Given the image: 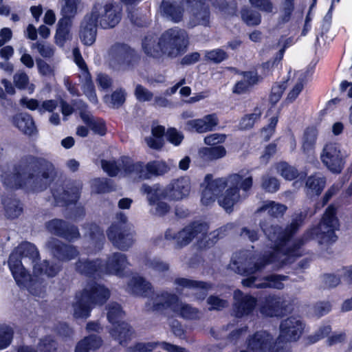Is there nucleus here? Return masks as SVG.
<instances>
[{
	"instance_id": "f257e3e1",
	"label": "nucleus",
	"mask_w": 352,
	"mask_h": 352,
	"mask_svg": "<svg viewBox=\"0 0 352 352\" xmlns=\"http://www.w3.org/2000/svg\"><path fill=\"white\" fill-rule=\"evenodd\" d=\"M308 214L306 210L296 212L290 225L283 228L277 225H272L270 221H261L260 227L269 241L268 245L279 248L283 250L287 248L298 249V245H295L298 241L303 239V244L300 246V252L302 254L301 247L311 239H317L320 244H328L335 242L337 236L335 231L339 228L338 219L336 216V208L333 206H329L317 227H314L308 230L302 237L296 239L290 245V239L302 226L305 219Z\"/></svg>"
},
{
	"instance_id": "f03ea898",
	"label": "nucleus",
	"mask_w": 352,
	"mask_h": 352,
	"mask_svg": "<svg viewBox=\"0 0 352 352\" xmlns=\"http://www.w3.org/2000/svg\"><path fill=\"white\" fill-rule=\"evenodd\" d=\"M304 243L303 239L298 241L295 245H298V249L287 248L281 249L269 245L272 250L265 252L263 256H256L251 251H241L236 258L233 261L234 270L239 274L248 276L242 280L241 283L244 287H254L256 289L273 288L282 289L284 287L283 281L287 280V276L280 274H270L263 276L258 280L255 276L258 272L262 271L267 265L277 262L280 265L291 263L292 257L301 256L300 246Z\"/></svg>"
},
{
	"instance_id": "7ed1b4c3",
	"label": "nucleus",
	"mask_w": 352,
	"mask_h": 352,
	"mask_svg": "<svg viewBox=\"0 0 352 352\" xmlns=\"http://www.w3.org/2000/svg\"><path fill=\"white\" fill-rule=\"evenodd\" d=\"M58 169L50 160L43 157L30 156L25 163L16 168L13 173L3 172L1 180L9 188H30L34 190H43L55 179Z\"/></svg>"
},
{
	"instance_id": "20e7f679",
	"label": "nucleus",
	"mask_w": 352,
	"mask_h": 352,
	"mask_svg": "<svg viewBox=\"0 0 352 352\" xmlns=\"http://www.w3.org/2000/svg\"><path fill=\"white\" fill-rule=\"evenodd\" d=\"M247 174L240 172L227 178H217L207 185L217 197L219 204L226 211H231L234 204L248 197L252 187L253 179L249 172Z\"/></svg>"
},
{
	"instance_id": "39448f33",
	"label": "nucleus",
	"mask_w": 352,
	"mask_h": 352,
	"mask_svg": "<svg viewBox=\"0 0 352 352\" xmlns=\"http://www.w3.org/2000/svg\"><path fill=\"white\" fill-rule=\"evenodd\" d=\"M110 297V291L104 285L92 283L88 284L81 292L76 295L73 305L76 318H87L95 305H102Z\"/></svg>"
},
{
	"instance_id": "423d86ee",
	"label": "nucleus",
	"mask_w": 352,
	"mask_h": 352,
	"mask_svg": "<svg viewBox=\"0 0 352 352\" xmlns=\"http://www.w3.org/2000/svg\"><path fill=\"white\" fill-rule=\"evenodd\" d=\"M38 258L39 252L37 248L29 242L22 243L13 250L8 260V265L16 283H24L28 278V272L22 260L25 263L29 262L34 265Z\"/></svg>"
},
{
	"instance_id": "0eeeda50",
	"label": "nucleus",
	"mask_w": 352,
	"mask_h": 352,
	"mask_svg": "<svg viewBox=\"0 0 352 352\" xmlns=\"http://www.w3.org/2000/svg\"><path fill=\"white\" fill-rule=\"evenodd\" d=\"M162 56L175 58L186 51L188 41L185 30L173 28L164 31L160 36Z\"/></svg>"
},
{
	"instance_id": "6e6552de",
	"label": "nucleus",
	"mask_w": 352,
	"mask_h": 352,
	"mask_svg": "<svg viewBox=\"0 0 352 352\" xmlns=\"http://www.w3.org/2000/svg\"><path fill=\"white\" fill-rule=\"evenodd\" d=\"M109 65L117 70H126L140 60L137 52L125 43H116L108 52Z\"/></svg>"
},
{
	"instance_id": "1a4fd4ad",
	"label": "nucleus",
	"mask_w": 352,
	"mask_h": 352,
	"mask_svg": "<svg viewBox=\"0 0 352 352\" xmlns=\"http://www.w3.org/2000/svg\"><path fill=\"white\" fill-rule=\"evenodd\" d=\"M124 315V313L119 304L111 302L107 305V318L113 325L109 332L120 344H124L132 335L130 326L122 321Z\"/></svg>"
},
{
	"instance_id": "9d476101",
	"label": "nucleus",
	"mask_w": 352,
	"mask_h": 352,
	"mask_svg": "<svg viewBox=\"0 0 352 352\" xmlns=\"http://www.w3.org/2000/svg\"><path fill=\"white\" fill-rule=\"evenodd\" d=\"M121 12L122 8L118 3L109 2L94 4L89 14L102 29H109L119 23Z\"/></svg>"
},
{
	"instance_id": "9b49d317",
	"label": "nucleus",
	"mask_w": 352,
	"mask_h": 352,
	"mask_svg": "<svg viewBox=\"0 0 352 352\" xmlns=\"http://www.w3.org/2000/svg\"><path fill=\"white\" fill-rule=\"evenodd\" d=\"M346 151L341 149L336 143H327L320 153V160L327 168L333 173H340L344 168L348 157Z\"/></svg>"
},
{
	"instance_id": "f8f14e48",
	"label": "nucleus",
	"mask_w": 352,
	"mask_h": 352,
	"mask_svg": "<svg viewBox=\"0 0 352 352\" xmlns=\"http://www.w3.org/2000/svg\"><path fill=\"white\" fill-rule=\"evenodd\" d=\"M82 183L68 182L65 185L55 184L52 188V194L56 206H63L76 204L80 196Z\"/></svg>"
},
{
	"instance_id": "ddd939ff",
	"label": "nucleus",
	"mask_w": 352,
	"mask_h": 352,
	"mask_svg": "<svg viewBox=\"0 0 352 352\" xmlns=\"http://www.w3.org/2000/svg\"><path fill=\"white\" fill-rule=\"evenodd\" d=\"M107 235L113 245L121 251H127L135 241V232L132 226L112 224L107 230Z\"/></svg>"
},
{
	"instance_id": "4468645a",
	"label": "nucleus",
	"mask_w": 352,
	"mask_h": 352,
	"mask_svg": "<svg viewBox=\"0 0 352 352\" xmlns=\"http://www.w3.org/2000/svg\"><path fill=\"white\" fill-rule=\"evenodd\" d=\"M177 294L166 290H160L153 294L145 303V309L148 311L164 313L170 309L173 312L177 307L179 300Z\"/></svg>"
},
{
	"instance_id": "2eb2a0df",
	"label": "nucleus",
	"mask_w": 352,
	"mask_h": 352,
	"mask_svg": "<svg viewBox=\"0 0 352 352\" xmlns=\"http://www.w3.org/2000/svg\"><path fill=\"white\" fill-rule=\"evenodd\" d=\"M141 191L146 194V199L151 206L150 213L157 217H163L170 211V206L162 199L167 197L163 190L157 188L151 187L147 184H143Z\"/></svg>"
},
{
	"instance_id": "dca6fc26",
	"label": "nucleus",
	"mask_w": 352,
	"mask_h": 352,
	"mask_svg": "<svg viewBox=\"0 0 352 352\" xmlns=\"http://www.w3.org/2000/svg\"><path fill=\"white\" fill-rule=\"evenodd\" d=\"M305 324L298 317L291 316L281 321L277 341L282 343L297 341L301 336Z\"/></svg>"
},
{
	"instance_id": "f3484780",
	"label": "nucleus",
	"mask_w": 352,
	"mask_h": 352,
	"mask_svg": "<svg viewBox=\"0 0 352 352\" xmlns=\"http://www.w3.org/2000/svg\"><path fill=\"white\" fill-rule=\"evenodd\" d=\"M45 248L54 258L59 261L68 262L79 255V251L76 247L67 244L54 237H50L46 241Z\"/></svg>"
},
{
	"instance_id": "a211bd4d",
	"label": "nucleus",
	"mask_w": 352,
	"mask_h": 352,
	"mask_svg": "<svg viewBox=\"0 0 352 352\" xmlns=\"http://www.w3.org/2000/svg\"><path fill=\"white\" fill-rule=\"evenodd\" d=\"M45 226L51 234L65 239L68 241H74L80 238L78 228L63 219H54L46 222Z\"/></svg>"
},
{
	"instance_id": "6ab92c4d",
	"label": "nucleus",
	"mask_w": 352,
	"mask_h": 352,
	"mask_svg": "<svg viewBox=\"0 0 352 352\" xmlns=\"http://www.w3.org/2000/svg\"><path fill=\"white\" fill-rule=\"evenodd\" d=\"M208 226L205 223L193 222L182 230L177 232V245L184 247L189 244L194 239H206Z\"/></svg>"
},
{
	"instance_id": "aec40b11",
	"label": "nucleus",
	"mask_w": 352,
	"mask_h": 352,
	"mask_svg": "<svg viewBox=\"0 0 352 352\" xmlns=\"http://www.w3.org/2000/svg\"><path fill=\"white\" fill-rule=\"evenodd\" d=\"M130 266L127 256L123 253L116 252L110 254L102 265V272L107 274L123 277L125 270Z\"/></svg>"
},
{
	"instance_id": "412c9836",
	"label": "nucleus",
	"mask_w": 352,
	"mask_h": 352,
	"mask_svg": "<svg viewBox=\"0 0 352 352\" xmlns=\"http://www.w3.org/2000/svg\"><path fill=\"white\" fill-rule=\"evenodd\" d=\"M232 311L237 318L248 316L256 307L257 299L250 295L245 294L240 290H235L233 296Z\"/></svg>"
},
{
	"instance_id": "4be33fe9",
	"label": "nucleus",
	"mask_w": 352,
	"mask_h": 352,
	"mask_svg": "<svg viewBox=\"0 0 352 352\" xmlns=\"http://www.w3.org/2000/svg\"><path fill=\"white\" fill-rule=\"evenodd\" d=\"M175 289L177 294H181L184 289L194 291L197 299L203 300L206 298L208 292L212 288L209 283L191 280L185 278H177L174 280Z\"/></svg>"
},
{
	"instance_id": "5701e85b",
	"label": "nucleus",
	"mask_w": 352,
	"mask_h": 352,
	"mask_svg": "<svg viewBox=\"0 0 352 352\" xmlns=\"http://www.w3.org/2000/svg\"><path fill=\"white\" fill-rule=\"evenodd\" d=\"M190 190V178L188 177H181L172 180L163 191L170 200L179 201L188 197Z\"/></svg>"
},
{
	"instance_id": "b1692460",
	"label": "nucleus",
	"mask_w": 352,
	"mask_h": 352,
	"mask_svg": "<svg viewBox=\"0 0 352 352\" xmlns=\"http://www.w3.org/2000/svg\"><path fill=\"white\" fill-rule=\"evenodd\" d=\"M98 23L95 18L89 13L85 15L81 21L79 30V38L81 42L87 46L92 45L96 39Z\"/></svg>"
},
{
	"instance_id": "393cba45",
	"label": "nucleus",
	"mask_w": 352,
	"mask_h": 352,
	"mask_svg": "<svg viewBox=\"0 0 352 352\" xmlns=\"http://www.w3.org/2000/svg\"><path fill=\"white\" fill-rule=\"evenodd\" d=\"M286 302L277 295H269L265 299L260 311L263 315L270 317L280 316L286 311Z\"/></svg>"
},
{
	"instance_id": "a878e982",
	"label": "nucleus",
	"mask_w": 352,
	"mask_h": 352,
	"mask_svg": "<svg viewBox=\"0 0 352 352\" xmlns=\"http://www.w3.org/2000/svg\"><path fill=\"white\" fill-rule=\"evenodd\" d=\"M208 1H201V3L197 2V4H189L192 7V16L188 23L190 28L197 25L208 26L210 23V12L209 10Z\"/></svg>"
},
{
	"instance_id": "bb28decb",
	"label": "nucleus",
	"mask_w": 352,
	"mask_h": 352,
	"mask_svg": "<svg viewBox=\"0 0 352 352\" xmlns=\"http://www.w3.org/2000/svg\"><path fill=\"white\" fill-rule=\"evenodd\" d=\"M12 123L21 132L29 137L37 136L38 131L31 115L19 113L12 118Z\"/></svg>"
},
{
	"instance_id": "cd10ccee",
	"label": "nucleus",
	"mask_w": 352,
	"mask_h": 352,
	"mask_svg": "<svg viewBox=\"0 0 352 352\" xmlns=\"http://www.w3.org/2000/svg\"><path fill=\"white\" fill-rule=\"evenodd\" d=\"M124 175L135 182L148 179L146 164L142 162H133L126 157Z\"/></svg>"
},
{
	"instance_id": "c85d7f7f",
	"label": "nucleus",
	"mask_w": 352,
	"mask_h": 352,
	"mask_svg": "<svg viewBox=\"0 0 352 352\" xmlns=\"http://www.w3.org/2000/svg\"><path fill=\"white\" fill-rule=\"evenodd\" d=\"M76 271L86 276L100 275L102 272V262L100 259L90 260L79 258L75 263Z\"/></svg>"
},
{
	"instance_id": "c756f323",
	"label": "nucleus",
	"mask_w": 352,
	"mask_h": 352,
	"mask_svg": "<svg viewBox=\"0 0 352 352\" xmlns=\"http://www.w3.org/2000/svg\"><path fill=\"white\" fill-rule=\"evenodd\" d=\"M16 283L20 287H26L29 292L36 297L44 298L46 296L47 282L38 275L34 274L32 277L28 274V278L24 283Z\"/></svg>"
},
{
	"instance_id": "7c9ffc66",
	"label": "nucleus",
	"mask_w": 352,
	"mask_h": 352,
	"mask_svg": "<svg viewBox=\"0 0 352 352\" xmlns=\"http://www.w3.org/2000/svg\"><path fill=\"white\" fill-rule=\"evenodd\" d=\"M152 289L150 282L142 276H135L129 280L126 290L135 296H146Z\"/></svg>"
},
{
	"instance_id": "2f4dec72",
	"label": "nucleus",
	"mask_w": 352,
	"mask_h": 352,
	"mask_svg": "<svg viewBox=\"0 0 352 352\" xmlns=\"http://www.w3.org/2000/svg\"><path fill=\"white\" fill-rule=\"evenodd\" d=\"M160 9L163 16L168 21L179 23L183 18L184 8L177 2L163 1Z\"/></svg>"
},
{
	"instance_id": "473e14b6",
	"label": "nucleus",
	"mask_w": 352,
	"mask_h": 352,
	"mask_svg": "<svg viewBox=\"0 0 352 352\" xmlns=\"http://www.w3.org/2000/svg\"><path fill=\"white\" fill-rule=\"evenodd\" d=\"M83 229L85 230V237L88 238L89 242L94 247V250H100L104 241L102 230L95 223L85 224Z\"/></svg>"
},
{
	"instance_id": "72a5a7b5",
	"label": "nucleus",
	"mask_w": 352,
	"mask_h": 352,
	"mask_svg": "<svg viewBox=\"0 0 352 352\" xmlns=\"http://www.w3.org/2000/svg\"><path fill=\"white\" fill-rule=\"evenodd\" d=\"M272 337L266 331H258L248 341V349L253 352H265L270 346Z\"/></svg>"
},
{
	"instance_id": "f704fd0d",
	"label": "nucleus",
	"mask_w": 352,
	"mask_h": 352,
	"mask_svg": "<svg viewBox=\"0 0 352 352\" xmlns=\"http://www.w3.org/2000/svg\"><path fill=\"white\" fill-rule=\"evenodd\" d=\"M326 184V179L320 173L309 176L305 182V191L310 197L318 196L321 194Z\"/></svg>"
},
{
	"instance_id": "c9c22d12",
	"label": "nucleus",
	"mask_w": 352,
	"mask_h": 352,
	"mask_svg": "<svg viewBox=\"0 0 352 352\" xmlns=\"http://www.w3.org/2000/svg\"><path fill=\"white\" fill-rule=\"evenodd\" d=\"M61 270V265L47 260H44L40 263L36 262L33 265L34 274L38 276L46 275L48 278L56 276Z\"/></svg>"
},
{
	"instance_id": "e433bc0d",
	"label": "nucleus",
	"mask_w": 352,
	"mask_h": 352,
	"mask_svg": "<svg viewBox=\"0 0 352 352\" xmlns=\"http://www.w3.org/2000/svg\"><path fill=\"white\" fill-rule=\"evenodd\" d=\"M142 49L145 54L153 58L162 56L160 38L155 34H148L142 41Z\"/></svg>"
},
{
	"instance_id": "4c0bfd02",
	"label": "nucleus",
	"mask_w": 352,
	"mask_h": 352,
	"mask_svg": "<svg viewBox=\"0 0 352 352\" xmlns=\"http://www.w3.org/2000/svg\"><path fill=\"white\" fill-rule=\"evenodd\" d=\"M81 119L94 133L101 136L105 135L107 129L102 119L94 116L91 113L85 112L81 113Z\"/></svg>"
},
{
	"instance_id": "58836bf2",
	"label": "nucleus",
	"mask_w": 352,
	"mask_h": 352,
	"mask_svg": "<svg viewBox=\"0 0 352 352\" xmlns=\"http://www.w3.org/2000/svg\"><path fill=\"white\" fill-rule=\"evenodd\" d=\"M174 313L187 320H198L201 317V311L189 304L183 302L179 298Z\"/></svg>"
},
{
	"instance_id": "ea45409f",
	"label": "nucleus",
	"mask_w": 352,
	"mask_h": 352,
	"mask_svg": "<svg viewBox=\"0 0 352 352\" xmlns=\"http://www.w3.org/2000/svg\"><path fill=\"white\" fill-rule=\"evenodd\" d=\"M286 210V206L274 201L267 200L263 202L262 205L256 210V213L260 214L267 212L270 217L278 218L282 217Z\"/></svg>"
},
{
	"instance_id": "a19ab883",
	"label": "nucleus",
	"mask_w": 352,
	"mask_h": 352,
	"mask_svg": "<svg viewBox=\"0 0 352 352\" xmlns=\"http://www.w3.org/2000/svg\"><path fill=\"white\" fill-rule=\"evenodd\" d=\"M102 341L96 335H90L80 340L76 345L75 352H90L99 349Z\"/></svg>"
},
{
	"instance_id": "79ce46f5",
	"label": "nucleus",
	"mask_w": 352,
	"mask_h": 352,
	"mask_svg": "<svg viewBox=\"0 0 352 352\" xmlns=\"http://www.w3.org/2000/svg\"><path fill=\"white\" fill-rule=\"evenodd\" d=\"M102 341L96 335H90L80 340L76 345L75 352H90L99 349Z\"/></svg>"
},
{
	"instance_id": "37998d69",
	"label": "nucleus",
	"mask_w": 352,
	"mask_h": 352,
	"mask_svg": "<svg viewBox=\"0 0 352 352\" xmlns=\"http://www.w3.org/2000/svg\"><path fill=\"white\" fill-rule=\"evenodd\" d=\"M226 155L224 146L218 145L211 147H204L199 151V155L204 161L209 162L223 157Z\"/></svg>"
},
{
	"instance_id": "c03bdc74",
	"label": "nucleus",
	"mask_w": 352,
	"mask_h": 352,
	"mask_svg": "<svg viewBox=\"0 0 352 352\" xmlns=\"http://www.w3.org/2000/svg\"><path fill=\"white\" fill-rule=\"evenodd\" d=\"M126 157H122L118 160H101V166L104 172H106L110 177H115L123 170L124 172L125 161Z\"/></svg>"
},
{
	"instance_id": "a18cd8bd",
	"label": "nucleus",
	"mask_w": 352,
	"mask_h": 352,
	"mask_svg": "<svg viewBox=\"0 0 352 352\" xmlns=\"http://www.w3.org/2000/svg\"><path fill=\"white\" fill-rule=\"evenodd\" d=\"M148 179L153 177L163 176L170 170V166L164 161L153 160L146 164Z\"/></svg>"
},
{
	"instance_id": "49530a36",
	"label": "nucleus",
	"mask_w": 352,
	"mask_h": 352,
	"mask_svg": "<svg viewBox=\"0 0 352 352\" xmlns=\"http://www.w3.org/2000/svg\"><path fill=\"white\" fill-rule=\"evenodd\" d=\"M80 2L81 0H60L62 15L60 19H67V21H71V19L76 15Z\"/></svg>"
},
{
	"instance_id": "de8ad7c7",
	"label": "nucleus",
	"mask_w": 352,
	"mask_h": 352,
	"mask_svg": "<svg viewBox=\"0 0 352 352\" xmlns=\"http://www.w3.org/2000/svg\"><path fill=\"white\" fill-rule=\"evenodd\" d=\"M257 76L252 72H247L243 74V78L239 81L233 88V93L242 94L245 93L250 87L256 84Z\"/></svg>"
},
{
	"instance_id": "09e8293b",
	"label": "nucleus",
	"mask_w": 352,
	"mask_h": 352,
	"mask_svg": "<svg viewBox=\"0 0 352 352\" xmlns=\"http://www.w3.org/2000/svg\"><path fill=\"white\" fill-rule=\"evenodd\" d=\"M165 129L162 126H157L152 128L151 136L145 138L147 145L154 149H160L163 146V136Z\"/></svg>"
},
{
	"instance_id": "8fccbe9b",
	"label": "nucleus",
	"mask_w": 352,
	"mask_h": 352,
	"mask_svg": "<svg viewBox=\"0 0 352 352\" xmlns=\"http://www.w3.org/2000/svg\"><path fill=\"white\" fill-rule=\"evenodd\" d=\"M82 90L89 100L92 103H97L98 98L95 92L94 85L92 82L91 75L88 71L82 72Z\"/></svg>"
},
{
	"instance_id": "3c124183",
	"label": "nucleus",
	"mask_w": 352,
	"mask_h": 352,
	"mask_svg": "<svg viewBox=\"0 0 352 352\" xmlns=\"http://www.w3.org/2000/svg\"><path fill=\"white\" fill-rule=\"evenodd\" d=\"M233 223H228L210 233L208 236L206 234L205 243L204 245L200 243V246L206 248L213 245L219 239L223 238L226 236L227 232L233 229ZM201 243H202V241H201Z\"/></svg>"
},
{
	"instance_id": "603ef678",
	"label": "nucleus",
	"mask_w": 352,
	"mask_h": 352,
	"mask_svg": "<svg viewBox=\"0 0 352 352\" xmlns=\"http://www.w3.org/2000/svg\"><path fill=\"white\" fill-rule=\"evenodd\" d=\"M6 215L10 219H14L21 215L23 208L21 203L15 199H5L3 200Z\"/></svg>"
},
{
	"instance_id": "864d4df0",
	"label": "nucleus",
	"mask_w": 352,
	"mask_h": 352,
	"mask_svg": "<svg viewBox=\"0 0 352 352\" xmlns=\"http://www.w3.org/2000/svg\"><path fill=\"white\" fill-rule=\"evenodd\" d=\"M294 10V0H281L278 16V23L285 24L288 23L292 19Z\"/></svg>"
},
{
	"instance_id": "5fc2aeb1",
	"label": "nucleus",
	"mask_w": 352,
	"mask_h": 352,
	"mask_svg": "<svg viewBox=\"0 0 352 352\" xmlns=\"http://www.w3.org/2000/svg\"><path fill=\"white\" fill-rule=\"evenodd\" d=\"M72 22L67 19H60L58 22V28L55 35L56 43L59 46H63L69 36V28Z\"/></svg>"
},
{
	"instance_id": "6e6d98bb",
	"label": "nucleus",
	"mask_w": 352,
	"mask_h": 352,
	"mask_svg": "<svg viewBox=\"0 0 352 352\" xmlns=\"http://www.w3.org/2000/svg\"><path fill=\"white\" fill-rule=\"evenodd\" d=\"M318 131L316 128H307L305 131L302 149L305 153H309L315 146Z\"/></svg>"
},
{
	"instance_id": "4d7b16f0",
	"label": "nucleus",
	"mask_w": 352,
	"mask_h": 352,
	"mask_svg": "<svg viewBox=\"0 0 352 352\" xmlns=\"http://www.w3.org/2000/svg\"><path fill=\"white\" fill-rule=\"evenodd\" d=\"M242 20L248 25H258L261 23V14L254 10L248 7H244L241 11Z\"/></svg>"
},
{
	"instance_id": "13d9d810",
	"label": "nucleus",
	"mask_w": 352,
	"mask_h": 352,
	"mask_svg": "<svg viewBox=\"0 0 352 352\" xmlns=\"http://www.w3.org/2000/svg\"><path fill=\"white\" fill-rule=\"evenodd\" d=\"M276 172L287 180H293L298 176V170L287 162L278 163L276 166Z\"/></svg>"
},
{
	"instance_id": "bf43d9fd",
	"label": "nucleus",
	"mask_w": 352,
	"mask_h": 352,
	"mask_svg": "<svg viewBox=\"0 0 352 352\" xmlns=\"http://www.w3.org/2000/svg\"><path fill=\"white\" fill-rule=\"evenodd\" d=\"M262 111L260 108L256 107L254 112L245 115L240 122V126L242 129H250L253 127L254 124L260 120Z\"/></svg>"
},
{
	"instance_id": "052dcab7",
	"label": "nucleus",
	"mask_w": 352,
	"mask_h": 352,
	"mask_svg": "<svg viewBox=\"0 0 352 352\" xmlns=\"http://www.w3.org/2000/svg\"><path fill=\"white\" fill-rule=\"evenodd\" d=\"M126 93L122 89L115 91L110 96H106L104 101L112 108L120 107L125 101Z\"/></svg>"
},
{
	"instance_id": "680f3d73",
	"label": "nucleus",
	"mask_w": 352,
	"mask_h": 352,
	"mask_svg": "<svg viewBox=\"0 0 352 352\" xmlns=\"http://www.w3.org/2000/svg\"><path fill=\"white\" fill-rule=\"evenodd\" d=\"M146 267L159 272H166L169 270V264L157 257L146 258L144 261Z\"/></svg>"
},
{
	"instance_id": "e2e57ef3",
	"label": "nucleus",
	"mask_w": 352,
	"mask_h": 352,
	"mask_svg": "<svg viewBox=\"0 0 352 352\" xmlns=\"http://www.w3.org/2000/svg\"><path fill=\"white\" fill-rule=\"evenodd\" d=\"M261 187L266 192L273 193L279 189L280 183L276 177L265 175L261 177Z\"/></svg>"
},
{
	"instance_id": "0e129e2a",
	"label": "nucleus",
	"mask_w": 352,
	"mask_h": 352,
	"mask_svg": "<svg viewBox=\"0 0 352 352\" xmlns=\"http://www.w3.org/2000/svg\"><path fill=\"white\" fill-rule=\"evenodd\" d=\"M13 330L7 325L0 326V350L7 348L12 340Z\"/></svg>"
},
{
	"instance_id": "69168bd1",
	"label": "nucleus",
	"mask_w": 352,
	"mask_h": 352,
	"mask_svg": "<svg viewBox=\"0 0 352 352\" xmlns=\"http://www.w3.org/2000/svg\"><path fill=\"white\" fill-rule=\"evenodd\" d=\"M134 95L135 98L141 102H150L153 98V94L140 84L135 85Z\"/></svg>"
},
{
	"instance_id": "338daca9",
	"label": "nucleus",
	"mask_w": 352,
	"mask_h": 352,
	"mask_svg": "<svg viewBox=\"0 0 352 352\" xmlns=\"http://www.w3.org/2000/svg\"><path fill=\"white\" fill-rule=\"evenodd\" d=\"M32 48H36L40 55L44 58H50L54 54L53 46L43 41H37L33 43Z\"/></svg>"
},
{
	"instance_id": "774afa93",
	"label": "nucleus",
	"mask_w": 352,
	"mask_h": 352,
	"mask_svg": "<svg viewBox=\"0 0 352 352\" xmlns=\"http://www.w3.org/2000/svg\"><path fill=\"white\" fill-rule=\"evenodd\" d=\"M92 191L96 193H103L109 190V186L107 179L96 178L91 181Z\"/></svg>"
}]
</instances>
